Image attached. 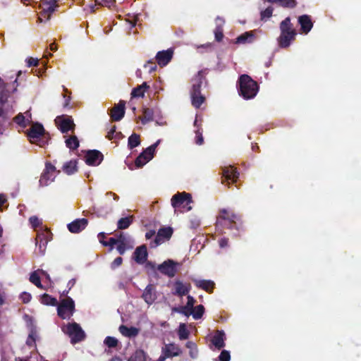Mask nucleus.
Returning <instances> with one entry per match:
<instances>
[{"instance_id":"nucleus-59","label":"nucleus","mask_w":361,"mask_h":361,"mask_svg":"<svg viewBox=\"0 0 361 361\" xmlns=\"http://www.w3.org/2000/svg\"><path fill=\"white\" fill-rule=\"evenodd\" d=\"M116 130V126H112L109 130L106 138L109 139V140H112V139L115 138V133Z\"/></svg>"},{"instance_id":"nucleus-39","label":"nucleus","mask_w":361,"mask_h":361,"mask_svg":"<svg viewBox=\"0 0 361 361\" xmlns=\"http://www.w3.org/2000/svg\"><path fill=\"white\" fill-rule=\"evenodd\" d=\"M40 301L45 305L56 306L58 304L57 298L51 297V295H48V293H44L40 298Z\"/></svg>"},{"instance_id":"nucleus-21","label":"nucleus","mask_w":361,"mask_h":361,"mask_svg":"<svg viewBox=\"0 0 361 361\" xmlns=\"http://www.w3.org/2000/svg\"><path fill=\"white\" fill-rule=\"evenodd\" d=\"M88 225V219H77L75 221L70 222L68 224V228L70 232L79 233L82 231Z\"/></svg>"},{"instance_id":"nucleus-50","label":"nucleus","mask_w":361,"mask_h":361,"mask_svg":"<svg viewBox=\"0 0 361 361\" xmlns=\"http://www.w3.org/2000/svg\"><path fill=\"white\" fill-rule=\"evenodd\" d=\"M96 2L101 6H107L108 8H113V6H115L116 4V0H96Z\"/></svg>"},{"instance_id":"nucleus-16","label":"nucleus","mask_w":361,"mask_h":361,"mask_svg":"<svg viewBox=\"0 0 361 361\" xmlns=\"http://www.w3.org/2000/svg\"><path fill=\"white\" fill-rule=\"evenodd\" d=\"M126 102L121 100L110 110V117L114 121H120L125 116Z\"/></svg>"},{"instance_id":"nucleus-56","label":"nucleus","mask_w":361,"mask_h":361,"mask_svg":"<svg viewBox=\"0 0 361 361\" xmlns=\"http://www.w3.org/2000/svg\"><path fill=\"white\" fill-rule=\"evenodd\" d=\"M118 240L116 238H114V237H111L108 241H102V244L103 246H109L111 249H113L114 245H116Z\"/></svg>"},{"instance_id":"nucleus-20","label":"nucleus","mask_w":361,"mask_h":361,"mask_svg":"<svg viewBox=\"0 0 361 361\" xmlns=\"http://www.w3.org/2000/svg\"><path fill=\"white\" fill-rule=\"evenodd\" d=\"M298 22L300 25L301 32H303L305 35L310 32L314 25L312 17L309 15L300 16L298 18Z\"/></svg>"},{"instance_id":"nucleus-11","label":"nucleus","mask_w":361,"mask_h":361,"mask_svg":"<svg viewBox=\"0 0 361 361\" xmlns=\"http://www.w3.org/2000/svg\"><path fill=\"white\" fill-rule=\"evenodd\" d=\"M51 235L49 229L38 232L35 240L40 254H44L48 242L52 239Z\"/></svg>"},{"instance_id":"nucleus-41","label":"nucleus","mask_w":361,"mask_h":361,"mask_svg":"<svg viewBox=\"0 0 361 361\" xmlns=\"http://www.w3.org/2000/svg\"><path fill=\"white\" fill-rule=\"evenodd\" d=\"M172 311L173 312L180 313L188 317L190 315H192V312H190L188 303H186L185 305H181L180 307H172Z\"/></svg>"},{"instance_id":"nucleus-31","label":"nucleus","mask_w":361,"mask_h":361,"mask_svg":"<svg viewBox=\"0 0 361 361\" xmlns=\"http://www.w3.org/2000/svg\"><path fill=\"white\" fill-rule=\"evenodd\" d=\"M149 89V85L147 82H144L142 85H139L132 90L131 97H143L146 90Z\"/></svg>"},{"instance_id":"nucleus-23","label":"nucleus","mask_w":361,"mask_h":361,"mask_svg":"<svg viewBox=\"0 0 361 361\" xmlns=\"http://www.w3.org/2000/svg\"><path fill=\"white\" fill-rule=\"evenodd\" d=\"M142 298H143L147 304H152L157 299V295L154 290V286L149 283L142 292Z\"/></svg>"},{"instance_id":"nucleus-30","label":"nucleus","mask_w":361,"mask_h":361,"mask_svg":"<svg viewBox=\"0 0 361 361\" xmlns=\"http://www.w3.org/2000/svg\"><path fill=\"white\" fill-rule=\"evenodd\" d=\"M62 170L66 175H73L78 171V161L75 159L68 161L63 164Z\"/></svg>"},{"instance_id":"nucleus-36","label":"nucleus","mask_w":361,"mask_h":361,"mask_svg":"<svg viewBox=\"0 0 361 361\" xmlns=\"http://www.w3.org/2000/svg\"><path fill=\"white\" fill-rule=\"evenodd\" d=\"M66 146L71 150H75L80 146V141L76 135L69 136L65 140Z\"/></svg>"},{"instance_id":"nucleus-61","label":"nucleus","mask_w":361,"mask_h":361,"mask_svg":"<svg viewBox=\"0 0 361 361\" xmlns=\"http://www.w3.org/2000/svg\"><path fill=\"white\" fill-rule=\"evenodd\" d=\"M219 245L221 247H226L228 246V238L223 237V238L219 239Z\"/></svg>"},{"instance_id":"nucleus-3","label":"nucleus","mask_w":361,"mask_h":361,"mask_svg":"<svg viewBox=\"0 0 361 361\" xmlns=\"http://www.w3.org/2000/svg\"><path fill=\"white\" fill-rule=\"evenodd\" d=\"M281 35L277 38L279 46L281 48L289 47L292 41L295 40L297 32L291 23V18L287 17L280 23Z\"/></svg>"},{"instance_id":"nucleus-32","label":"nucleus","mask_w":361,"mask_h":361,"mask_svg":"<svg viewBox=\"0 0 361 361\" xmlns=\"http://www.w3.org/2000/svg\"><path fill=\"white\" fill-rule=\"evenodd\" d=\"M255 39V35L253 32H245L243 34L238 35L236 37L235 42L238 44L240 43H251Z\"/></svg>"},{"instance_id":"nucleus-15","label":"nucleus","mask_w":361,"mask_h":361,"mask_svg":"<svg viewBox=\"0 0 361 361\" xmlns=\"http://www.w3.org/2000/svg\"><path fill=\"white\" fill-rule=\"evenodd\" d=\"M104 160L101 151L97 149L87 150L85 155V162L89 166H98Z\"/></svg>"},{"instance_id":"nucleus-44","label":"nucleus","mask_w":361,"mask_h":361,"mask_svg":"<svg viewBox=\"0 0 361 361\" xmlns=\"http://www.w3.org/2000/svg\"><path fill=\"white\" fill-rule=\"evenodd\" d=\"M204 311H205V308H204V305H197L195 307L194 311L192 312L193 318L195 319L196 320H197V319L202 318V317L203 316V314L204 313Z\"/></svg>"},{"instance_id":"nucleus-33","label":"nucleus","mask_w":361,"mask_h":361,"mask_svg":"<svg viewBox=\"0 0 361 361\" xmlns=\"http://www.w3.org/2000/svg\"><path fill=\"white\" fill-rule=\"evenodd\" d=\"M190 96L191 103L196 109H199L205 101V97L201 92H199V94H190Z\"/></svg>"},{"instance_id":"nucleus-29","label":"nucleus","mask_w":361,"mask_h":361,"mask_svg":"<svg viewBox=\"0 0 361 361\" xmlns=\"http://www.w3.org/2000/svg\"><path fill=\"white\" fill-rule=\"evenodd\" d=\"M175 292L173 294H176L178 296L186 295L189 293L191 288V286L190 283L188 285H185L181 281H176L175 282Z\"/></svg>"},{"instance_id":"nucleus-12","label":"nucleus","mask_w":361,"mask_h":361,"mask_svg":"<svg viewBox=\"0 0 361 361\" xmlns=\"http://www.w3.org/2000/svg\"><path fill=\"white\" fill-rule=\"evenodd\" d=\"M177 264L173 260L168 259V260L156 267V271L157 269L161 274H165V276L169 277H173L177 273Z\"/></svg>"},{"instance_id":"nucleus-42","label":"nucleus","mask_w":361,"mask_h":361,"mask_svg":"<svg viewBox=\"0 0 361 361\" xmlns=\"http://www.w3.org/2000/svg\"><path fill=\"white\" fill-rule=\"evenodd\" d=\"M178 338L180 340H186L189 337L190 332L186 327L185 323H180L178 327Z\"/></svg>"},{"instance_id":"nucleus-43","label":"nucleus","mask_w":361,"mask_h":361,"mask_svg":"<svg viewBox=\"0 0 361 361\" xmlns=\"http://www.w3.org/2000/svg\"><path fill=\"white\" fill-rule=\"evenodd\" d=\"M30 281L37 286L39 288H44V286L41 283V279L37 271H35L30 274Z\"/></svg>"},{"instance_id":"nucleus-63","label":"nucleus","mask_w":361,"mask_h":361,"mask_svg":"<svg viewBox=\"0 0 361 361\" xmlns=\"http://www.w3.org/2000/svg\"><path fill=\"white\" fill-rule=\"evenodd\" d=\"M155 231H149L145 233V238L147 239H151L152 237L154 236Z\"/></svg>"},{"instance_id":"nucleus-64","label":"nucleus","mask_w":361,"mask_h":361,"mask_svg":"<svg viewBox=\"0 0 361 361\" xmlns=\"http://www.w3.org/2000/svg\"><path fill=\"white\" fill-rule=\"evenodd\" d=\"M76 283V279H71L70 281H68V286L69 288V289L72 288L73 286H74Z\"/></svg>"},{"instance_id":"nucleus-55","label":"nucleus","mask_w":361,"mask_h":361,"mask_svg":"<svg viewBox=\"0 0 361 361\" xmlns=\"http://www.w3.org/2000/svg\"><path fill=\"white\" fill-rule=\"evenodd\" d=\"M123 262V259L122 257H116L111 264V268L113 269H116V267L121 266Z\"/></svg>"},{"instance_id":"nucleus-17","label":"nucleus","mask_w":361,"mask_h":361,"mask_svg":"<svg viewBox=\"0 0 361 361\" xmlns=\"http://www.w3.org/2000/svg\"><path fill=\"white\" fill-rule=\"evenodd\" d=\"M173 53L174 51L172 48H169L166 50H161V51H158L155 57L157 64L161 67H164V66L169 64L173 58Z\"/></svg>"},{"instance_id":"nucleus-45","label":"nucleus","mask_w":361,"mask_h":361,"mask_svg":"<svg viewBox=\"0 0 361 361\" xmlns=\"http://www.w3.org/2000/svg\"><path fill=\"white\" fill-rule=\"evenodd\" d=\"M104 343L109 348H115L118 345V341L115 337L107 336L105 338Z\"/></svg>"},{"instance_id":"nucleus-5","label":"nucleus","mask_w":361,"mask_h":361,"mask_svg":"<svg viewBox=\"0 0 361 361\" xmlns=\"http://www.w3.org/2000/svg\"><path fill=\"white\" fill-rule=\"evenodd\" d=\"M192 202V195L189 192H182L173 195L171 198V205L175 209L190 210V203Z\"/></svg>"},{"instance_id":"nucleus-1","label":"nucleus","mask_w":361,"mask_h":361,"mask_svg":"<svg viewBox=\"0 0 361 361\" xmlns=\"http://www.w3.org/2000/svg\"><path fill=\"white\" fill-rule=\"evenodd\" d=\"M216 226L218 229L221 230L226 229V228L231 230L235 229V231L233 232L235 236L240 235V231L243 229L240 216L226 209L219 210L216 218Z\"/></svg>"},{"instance_id":"nucleus-8","label":"nucleus","mask_w":361,"mask_h":361,"mask_svg":"<svg viewBox=\"0 0 361 361\" xmlns=\"http://www.w3.org/2000/svg\"><path fill=\"white\" fill-rule=\"evenodd\" d=\"M160 142V140L156 141V142H154L153 145L149 146L145 149V150L142 151V153H140L138 157L135 160V164L138 168L145 166L147 161L152 160L156 149L157 146H159Z\"/></svg>"},{"instance_id":"nucleus-49","label":"nucleus","mask_w":361,"mask_h":361,"mask_svg":"<svg viewBox=\"0 0 361 361\" xmlns=\"http://www.w3.org/2000/svg\"><path fill=\"white\" fill-rule=\"evenodd\" d=\"M36 342V331L31 330L26 340V344L28 345H34Z\"/></svg>"},{"instance_id":"nucleus-24","label":"nucleus","mask_w":361,"mask_h":361,"mask_svg":"<svg viewBox=\"0 0 361 361\" xmlns=\"http://www.w3.org/2000/svg\"><path fill=\"white\" fill-rule=\"evenodd\" d=\"M225 332L223 330H217L212 337L211 341L218 350H221L225 347Z\"/></svg>"},{"instance_id":"nucleus-28","label":"nucleus","mask_w":361,"mask_h":361,"mask_svg":"<svg viewBox=\"0 0 361 361\" xmlns=\"http://www.w3.org/2000/svg\"><path fill=\"white\" fill-rule=\"evenodd\" d=\"M119 331L120 333L124 336L125 337L128 338H133L136 337V336L138 335L140 332L139 328L134 327V326H126V325H121L119 326Z\"/></svg>"},{"instance_id":"nucleus-19","label":"nucleus","mask_w":361,"mask_h":361,"mask_svg":"<svg viewBox=\"0 0 361 361\" xmlns=\"http://www.w3.org/2000/svg\"><path fill=\"white\" fill-rule=\"evenodd\" d=\"M57 6V0H44L42 2V11L40 13L39 18L42 20V18H50L51 13L55 11Z\"/></svg>"},{"instance_id":"nucleus-62","label":"nucleus","mask_w":361,"mask_h":361,"mask_svg":"<svg viewBox=\"0 0 361 361\" xmlns=\"http://www.w3.org/2000/svg\"><path fill=\"white\" fill-rule=\"evenodd\" d=\"M63 97L65 98V102L63 103V107H70L71 104V97L66 96V94H63Z\"/></svg>"},{"instance_id":"nucleus-26","label":"nucleus","mask_w":361,"mask_h":361,"mask_svg":"<svg viewBox=\"0 0 361 361\" xmlns=\"http://www.w3.org/2000/svg\"><path fill=\"white\" fill-rule=\"evenodd\" d=\"M193 281L197 288L203 289L209 293H213L216 286V283L212 280H194Z\"/></svg>"},{"instance_id":"nucleus-6","label":"nucleus","mask_w":361,"mask_h":361,"mask_svg":"<svg viewBox=\"0 0 361 361\" xmlns=\"http://www.w3.org/2000/svg\"><path fill=\"white\" fill-rule=\"evenodd\" d=\"M75 311V305L72 298L68 297L57 304L58 316L61 319H70Z\"/></svg>"},{"instance_id":"nucleus-37","label":"nucleus","mask_w":361,"mask_h":361,"mask_svg":"<svg viewBox=\"0 0 361 361\" xmlns=\"http://www.w3.org/2000/svg\"><path fill=\"white\" fill-rule=\"evenodd\" d=\"M142 117L140 118L142 124H146L147 122L152 121L154 119V111L152 109L145 108L142 111Z\"/></svg>"},{"instance_id":"nucleus-25","label":"nucleus","mask_w":361,"mask_h":361,"mask_svg":"<svg viewBox=\"0 0 361 361\" xmlns=\"http://www.w3.org/2000/svg\"><path fill=\"white\" fill-rule=\"evenodd\" d=\"M216 25L214 30V34L215 39L218 42H220V41L223 40L224 36V25L225 23V20L224 18L216 17Z\"/></svg>"},{"instance_id":"nucleus-4","label":"nucleus","mask_w":361,"mask_h":361,"mask_svg":"<svg viewBox=\"0 0 361 361\" xmlns=\"http://www.w3.org/2000/svg\"><path fill=\"white\" fill-rule=\"evenodd\" d=\"M148 252L147 247L143 244L138 246L133 251V259L136 263L140 264H145V268L147 274H157V265L152 261H147Z\"/></svg>"},{"instance_id":"nucleus-38","label":"nucleus","mask_w":361,"mask_h":361,"mask_svg":"<svg viewBox=\"0 0 361 361\" xmlns=\"http://www.w3.org/2000/svg\"><path fill=\"white\" fill-rule=\"evenodd\" d=\"M140 144V136L137 133H133L128 139V147L133 149Z\"/></svg>"},{"instance_id":"nucleus-40","label":"nucleus","mask_w":361,"mask_h":361,"mask_svg":"<svg viewBox=\"0 0 361 361\" xmlns=\"http://www.w3.org/2000/svg\"><path fill=\"white\" fill-rule=\"evenodd\" d=\"M128 361H146V353L143 350H136Z\"/></svg>"},{"instance_id":"nucleus-18","label":"nucleus","mask_w":361,"mask_h":361,"mask_svg":"<svg viewBox=\"0 0 361 361\" xmlns=\"http://www.w3.org/2000/svg\"><path fill=\"white\" fill-rule=\"evenodd\" d=\"M44 132L45 129L43 124L35 123L30 126V129L27 130V135L30 141L36 142L37 139L40 138L41 136H43Z\"/></svg>"},{"instance_id":"nucleus-54","label":"nucleus","mask_w":361,"mask_h":361,"mask_svg":"<svg viewBox=\"0 0 361 361\" xmlns=\"http://www.w3.org/2000/svg\"><path fill=\"white\" fill-rule=\"evenodd\" d=\"M29 221L32 226L34 228L39 227V225L42 224L41 219H39V217L36 216H30Z\"/></svg>"},{"instance_id":"nucleus-7","label":"nucleus","mask_w":361,"mask_h":361,"mask_svg":"<svg viewBox=\"0 0 361 361\" xmlns=\"http://www.w3.org/2000/svg\"><path fill=\"white\" fill-rule=\"evenodd\" d=\"M63 331L69 336L72 343L81 342L86 336L82 328L76 322L68 323Z\"/></svg>"},{"instance_id":"nucleus-53","label":"nucleus","mask_w":361,"mask_h":361,"mask_svg":"<svg viewBox=\"0 0 361 361\" xmlns=\"http://www.w3.org/2000/svg\"><path fill=\"white\" fill-rule=\"evenodd\" d=\"M117 250L121 255L125 254L126 250L128 249L127 247V242L125 241H120L119 244H117Z\"/></svg>"},{"instance_id":"nucleus-27","label":"nucleus","mask_w":361,"mask_h":361,"mask_svg":"<svg viewBox=\"0 0 361 361\" xmlns=\"http://www.w3.org/2000/svg\"><path fill=\"white\" fill-rule=\"evenodd\" d=\"M163 353H165V356L167 357H176V355H180L181 349H180L178 345L170 343L169 344L165 345L163 348Z\"/></svg>"},{"instance_id":"nucleus-14","label":"nucleus","mask_w":361,"mask_h":361,"mask_svg":"<svg viewBox=\"0 0 361 361\" xmlns=\"http://www.w3.org/2000/svg\"><path fill=\"white\" fill-rule=\"evenodd\" d=\"M239 175L238 171L233 166H226V167L223 168L221 181L223 183H225L226 181L228 183H235L239 178Z\"/></svg>"},{"instance_id":"nucleus-22","label":"nucleus","mask_w":361,"mask_h":361,"mask_svg":"<svg viewBox=\"0 0 361 361\" xmlns=\"http://www.w3.org/2000/svg\"><path fill=\"white\" fill-rule=\"evenodd\" d=\"M173 233V229L171 226L161 227L159 229L154 242L157 245L160 244L164 239H169Z\"/></svg>"},{"instance_id":"nucleus-2","label":"nucleus","mask_w":361,"mask_h":361,"mask_svg":"<svg viewBox=\"0 0 361 361\" xmlns=\"http://www.w3.org/2000/svg\"><path fill=\"white\" fill-rule=\"evenodd\" d=\"M236 87L238 94L245 99H254L259 90V86L257 82L255 81L251 76L247 74L240 75Z\"/></svg>"},{"instance_id":"nucleus-9","label":"nucleus","mask_w":361,"mask_h":361,"mask_svg":"<svg viewBox=\"0 0 361 361\" xmlns=\"http://www.w3.org/2000/svg\"><path fill=\"white\" fill-rule=\"evenodd\" d=\"M54 121L57 128L61 131L62 133H67V132L75 130L76 126L71 116H66V114L58 116Z\"/></svg>"},{"instance_id":"nucleus-51","label":"nucleus","mask_w":361,"mask_h":361,"mask_svg":"<svg viewBox=\"0 0 361 361\" xmlns=\"http://www.w3.org/2000/svg\"><path fill=\"white\" fill-rule=\"evenodd\" d=\"M144 67L148 69L149 73H152L157 69V64L154 62L153 59L149 60L145 65Z\"/></svg>"},{"instance_id":"nucleus-48","label":"nucleus","mask_w":361,"mask_h":361,"mask_svg":"<svg viewBox=\"0 0 361 361\" xmlns=\"http://www.w3.org/2000/svg\"><path fill=\"white\" fill-rule=\"evenodd\" d=\"M13 120L16 123L19 124L20 126L25 127L27 125L25 123V116H23V114H18L14 117Z\"/></svg>"},{"instance_id":"nucleus-46","label":"nucleus","mask_w":361,"mask_h":361,"mask_svg":"<svg viewBox=\"0 0 361 361\" xmlns=\"http://www.w3.org/2000/svg\"><path fill=\"white\" fill-rule=\"evenodd\" d=\"M274 11V8L269 6V7L265 8L264 11H261V20H266V19L271 18L272 16V13Z\"/></svg>"},{"instance_id":"nucleus-57","label":"nucleus","mask_w":361,"mask_h":361,"mask_svg":"<svg viewBox=\"0 0 361 361\" xmlns=\"http://www.w3.org/2000/svg\"><path fill=\"white\" fill-rule=\"evenodd\" d=\"M187 298H188V301H187L188 307H189L190 311H194L195 304L196 302L195 298L192 297V295H188Z\"/></svg>"},{"instance_id":"nucleus-35","label":"nucleus","mask_w":361,"mask_h":361,"mask_svg":"<svg viewBox=\"0 0 361 361\" xmlns=\"http://www.w3.org/2000/svg\"><path fill=\"white\" fill-rule=\"evenodd\" d=\"M134 219V216H126L121 217L117 222L118 229H127L132 224Z\"/></svg>"},{"instance_id":"nucleus-34","label":"nucleus","mask_w":361,"mask_h":361,"mask_svg":"<svg viewBox=\"0 0 361 361\" xmlns=\"http://www.w3.org/2000/svg\"><path fill=\"white\" fill-rule=\"evenodd\" d=\"M269 3L277 4L283 8H293L297 6L296 0H267Z\"/></svg>"},{"instance_id":"nucleus-52","label":"nucleus","mask_w":361,"mask_h":361,"mask_svg":"<svg viewBox=\"0 0 361 361\" xmlns=\"http://www.w3.org/2000/svg\"><path fill=\"white\" fill-rule=\"evenodd\" d=\"M219 360L221 361H230L231 353L227 351V350H223L219 356Z\"/></svg>"},{"instance_id":"nucleus-13","label":"nucleus","mask_w":361,"mask_h":361,"mask_svg":"<svg viewBox=\"0 0 361 361\" xmlns=\"http://www.w3.org/2000/svg\"><path fill=\"white\" fill-rule=\"evenodd\" d=\"M207 74V70H200V71L195 75L192 79V84L190 89V94H199V92H201V87Z\"/></svg>"},{"instance_id":"nucleus-60","label":"nucleus","mask_w":361,"mask_h":361,"mask_svg":"<svg viewBox=\"0 0 361 361\" xmlns=\"http://www.w3.org/2000/svg\"><path fill=\"white\" fill-rule=\"evenodd\" d=\"M27 62L28 67H32V66L39 65V61H38L37 58L30 57V58H28Z\"/></svg>"},{"instance_id":"nucleus-47","label":"nucleus","mask_w":361,"mask_h":361,"mask_svg":"<svg viewBox=\"0 0 361 361\" xmlns=\"http://www.w3.org/2000/svg\"><path fill=\"white\" fill-rule=\"evenodd\" d=\"M195 143L197 145H202L204 143V136L202 135V128H197L195 130Z\"/></svg>"},{"instance_id":"nucleus-10","label":"nucleus","mask_w":361,"mask_h":361,"mask_svg":"<svg viewBox=\"0 0 361 361\" xmlns=\"http://www.w3.org/2000/svg\"><path fill=\"white\" fill-rule=\"evenodd\" d=\"M57 170L54 165L50 162L45 163V169L42 173L39 179V183L42 185H49L50 181H53L55 178Z\"/></svg>"},{"instance_id":"nucleus-58","label":"nucleus","mask_w":361,"mask_h":361,"mask_svg":"<svg viewBox=\"0 0 361 361\" xmlns=\"http://www.w3.org/2000/svg\"><path fill=\"white\" fill-rule=\"evenodd\" d=\"M20 298L22 300L23 303H28L32 299V295L29 293L23 292L20 294Z\"/></svg>"}]
</instances>
